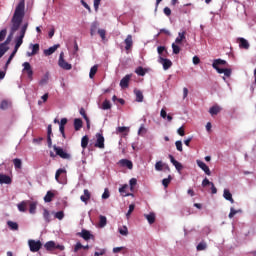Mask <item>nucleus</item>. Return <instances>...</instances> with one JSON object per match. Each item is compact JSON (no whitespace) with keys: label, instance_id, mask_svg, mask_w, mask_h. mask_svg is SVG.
Segmentation results:
<instances>
[{"label":"nucleus","instance_id":"5fc2aeb1","mask_svg":"<svg viewBox=\"0 0 256 256\" xmlns=\"http://www.w3.org/2000/svg\"><path fill=\"white\" fill-rule=\"evenodd\" d=\"M175 145H176L177 151H180V152L183 151V142L178 140V141L175 142Z\"/></svg>","mask_w":256,"mask_h":256},{"label":"nucleus","instance_id":"423d86ee","mask_svg":"<svg viewBox=\"0 0 256 256\" xmlns=\"http://www.w3.org/2000/svg\"><path fill=\"white\" fill-rule=\"evenodd\" d=\"M28 245L32 253H37V251H40L41 247H43V243H41L39 240H29Z\"/></svg>","mask_w":256,"mask_h":256},{"label":"nucleus","instance_id":"72a5a7b5","mask_svg":"<svg viewBox=\"0 0 256 256\" xmlns=\"http://www.w3.org/2000/svg\"><path fill=\"white\" fill-rule=\"evenodd\" d=\"M144 217L145 219H147L150 225H153V223H155V213L145 214Z\"/></svg>","mask_w":256,"mask_h":256},{"label":"nucleus","instance_id":"c756f323","mask_svg":"<svg viewBox=\"0 0 256 256\" xmlns=\"http://www.w3.org/2000/svg\"><path fill=\"white\" fill-rule=\"evenodd\" d=\"M163 167H166V169H168V171H169V166H168V165H165V164L163 163V161H158V162H156V164H155V170H156V171H163Z\"/></svg>","mask_w":256,"mask_h":256},{"label":"nucleus","instance_id":"680f3d73","mask_svg":"<svg viewBox=\"0 0 256 256\" xmlns=\"http://www.w3.org/2000/svg\"><path fill=\"white\" fill-rule=\"evenodd\" d=\"M125 131H129V128H127L125 126H120L117 128L118 133H125Z\"/></svg>","mask_w":256,"mask_h":256},{"label":"nucleus","instance_id":"b1692460","mask_svg":"<svg viewBox=\"0 0 256 256\" xmlns=\"http://www.w3.org/2000/svg\"><path fill=\"white\" fill-rule=\"evenodd\" d=\"M83 127V120L81 118L74 119V129L75 131H80V129Z\"/></svg>","mask_w":256,"mask_h":256},{"label":"nucleus","instance_id":"dca6fc26","mask_svg":"<svg viewBox=\"0 0 256 256\" xmlns=\"http://www.w3.org/2000/svg\"><path fill=\"white\" fill-rule=\"evenodd\" d=\"M125 43V49L126 51H129L131 47H133V36L131 34L127 35L126 39L124 40Z\"/></svg>","mask_w":256,"mask_h":256},{"label":"nucleus","instance_id":"a18cd8bd","mask_svg":"<svg viewBox=\"0 0 256 256\" xmlns=\"http://www.w3.org/2000/svg\"><path fill=\"white\" fill-rule=\"evenodd\" d=\"M102 109L104 111L111 109V102L109 100H104V102L102 103Z\"/></svg>","mask_w":256,"mask_h":256},{"label":"nucleus","instance_id":"6ab92c4d","mask_svg":"<svg viewBox=\"0 0 256 256\" xmlns=\"http://www.w3.org/2000/svg\"><path fill=\"white\" fill-rule=\"evenodd\" d=\"M223 197L224 199H226V201H230V203L232 204L235 203V200L233 199V194H231L229 189H224Z\"/></svg>","mask_w":256,"mask_h":256},{"label":"nucleus","instance_id":"c03bdc74","mask_svg":"<svg viewBox=\"0 0 256 256\" xmlns=\"http://www.w3.org/2000/svg\"><path fill=\"white\" fill-rule=\"evenodd\" d=\"M237 213H241V210H235V208H230V213L228 215L229 219H233Z\"/></svg>","mask_w":256,"mask_h":256},{"label":"nucleus","instance_id":"20e7f679","mask_svg":"<svg viewBox=\"0 0 256 256\" xmlns=\"http://www.w3.org/2000/svg\"><path fill=\"white\" fill-rule=\"evenodd\" d=\"M46 251H55L58 249L59 251H65V246L61 244H56L55 241H48L44 244Z\"/></svg>","mask_w":256,"mask_h":256},{"label":"nucleus","instance_id":"ddd939ff","mask_svg":"<svg viewBox=\"0 0 256 256\" xmlns=\"http://www.w3.org/2000/svg\"><path fill=\"white\" fill-rule=\"evenodd\" d=\"M198 167H200V169H202V171H204V173H206L208 176L211 175V170L209 169V166H207V164H205V162L201 161V160H197L196 161Z\"/></svg>","mask_w":256,"mask_h":256},{"label":"nucleus","instance_id":"39448f33","mask_svg":"<svg viewBox=\"0 0 256 256\" xmlns=\"http://www.w3.org/2000/svg\"><path fill=\"white\" fill-rule=\"evenodd\" d=\"M53 149L56 155H58V157H61V159H71V154L67 153V151H65L63 148L54 145Z\"/></svg>","mask_w":256,"mask_h":256},{"label":"nucleus","instance_id":"4c0bfd02","mask_svg":"<svg viewBox=\"0 0 256 256\" xmlns=\"http://www.w3.org/2000/svg\"><path fill=\"white\" fill-rule=\"evenodd\" d=\"M172 51L174 55H179V53H181V47H179V44L172 43Z\"/></svg>","mask_w":256,"mask_h":256},{"label":"nucleus","instance_id":"37998d69","mask_svg":"<svg viewBox=\"0 0 256 256\" xmlns=\"http://www.w3.org/2000/svg\"><path fill=\"white\" fill-rule=\"evenodd\" d=\"M36 211H37V203L35 202L30 203L29 213H31V215H35Z\"/></svg>","mask_w":256,"mask_h":256},{"label":"nucleus","instance_id":"473e14b6","mask_svg":"<svg viewBox=\"0 0 256 256\" xmlns=\"http://www.w3.org/2000/svg\"><path fill=\"white\" fill-rule=\"evenodd\" d=\"M7 225L11 231H19V224H17V222L8 221Z\"/></svg>","mask_w":256,"mask_h":256},{"label":"nucleus","instance_id":"412c9836","mask_svg":"<svg viewBox=\"0 0 256 256\" xmlns=\"http://www.w3.org/2000/svg\"><path fill=\"white\" fill-rule=\"evenodd\" d=\"M32 52H27L28 57H33L39 53V44H31Z\"/></svg>","mask_w":256,"mask_h":256},{"label":"nucleus","instance_id":"0eeeda50","mask_svg":"<svg viewBox=\"0 0 256 256\" xmlns=\"http://www.w3.org/2000/svg\"><path fill=\"white\" fill-rule=\"evenodd\" d=\"M63 57H64V53L61 52L59 61H58L59 67H61L62 69H65V71H71V69H72L71 64H69V62L65 61V59Z\"/></svg>","mask_w":256,"mask_h":256},{"label":"nucleus","instance_id":"3c124183","mask_svg":"<svg viewBox=\"0 0 256 256\" xmlns=\"http://www.w3.org/2000/svg\"><path fill=\"white\" fill-rule=\"evenodd\" d=\"M169 183H171V175H169L168 178H164V179L162 180V185H163L164 187H169Z\"/></svg>","mask_w":256,"mask_h":256},{"label":"nucleus","instance_id":"7c9ffc66","mask_svg":"<svg viewBox=\"0 0 256 256\" xmlns=\"http://www.w3.org/2000/svg\"><path fill=\"white\" fill-rule=\"evenodd\" d=\"M134 93L136 95V101L137 103H143V92H141V90H134Z\"/></svg>","mask_w":256,"mask_h":256},{"label":"nucleus","instance_id":"8fccbe9b","mask_svg":"<svg viewBox=\"0 0 256 256\" xmlns=\"http://www.w3.org/2000/svg\"><path fill=\"white\" fill-rule=\"evenodd\" d=\"M11 35L12 34H10L8 37H7V39L4 41V43H1L0 45H3V48L4 49H9L7 46L9 45V43H11Z\"/></svg>","mask_w":256,"mask_h":256},{"label":"nucleus","instance_id":"de8ad7c7","mask_svg":"<svg viewBox=\"0 0 256 256\" xmlns=\"http://www.w3.org/2000/svg\"><path fill=\"white\" fill-rule=\"evenodd\" d=\"M62 173H67V170L60 168L56 171V174H55L56 181H59V177H61Z\"/></svg>","mask_w":256,"mask_h":256},{"label":"nucleus","instance_id":"a878e982","mask_svg":"<svg viewBox=\"0 0 256 256\" xmlns=\"http://www.w3.org/2000/svg\"><path fill=\"white\" fill-rule=\"evenodd\" d=\"M80 199H81V201H82L83 203H87V201H89V199H91V193L89 192L88 189H85V190H84V195H82V196L80 197Z\"/></svg>","mask_w":256,"mask_h":256},{"label":"nucleus","instance_id":"f3484780","mask_svg":"<svg viewBox=\"0 0 256 256\" xmlns=\"http://www.w3.org/2000/svg\"><path fill=\"white\" fill-rule=\"evenodd\" d=\"M80 237H82V239H84V241H89V239H91V237H93V235L91 234V232H89L86 229H83L81 231V233L78 234Z\"/></svg>","mask_w":256,"mask_h":256},{"label":"nucleus","instance_id":"a211bd4d","mask_svg":"<svg viewBox=\"0 0 256 256\" xmlns=\"http://www.w3.org/2000/svg\"><path fill=\"white\" fill-rule=\"evenodd\" d=\"M59 44H56L46 50H44V55H46V57H49V55H53V53H55L57 51V49H59Z\"/></svg>","mask_w":256,"mask_h":256},{"label":"nucleus","instance_id":"5701e85b","mask_svg":"<svg viewBox=\"0 0 256 256\" xmlns=\"http://www.w3.org/2000/svg\"><path fill=\"white\" fill-rule=\"evenodd\" d=\"M127 189H129V185L127 184L119 188V193L122 195V197H129L130 195H133V194L127 193Z\"/></svg>","mask_w":256,"mask_h":256},{"label":"nucleus","instance_id":"f8f14e48","mask_svg":"<svg viewBox=\"0 0 256 256\" xmlns=\"http://www.w3.org/2000/svg\"><path fill=\"white\" fill-rule=\"evenodd\" d=\"M187 35L186 31H182L178 33V37L175 39V44L176 45H181V43H185L187 41Z\"/></svg>","mask_w":256,"mask_h":256},{"label":"nucleus","instance_id":"79ce46f5","mask_svg":"<svg viewBox=\"0 0 256 256\" xmlns=\"http://www.w3.org/2000/svg\"><path fill=\"white\" fill-rule=\"evenodd\" d=\"M97 70H98V66L94 65L91 69H90V73H89V77L90 79H93L95 77V75H97Z\"/></svg>","mask_w":256,"mask_h":256},{"label":"nucleus","instance_id":"aec40b11","mask_svg":"<svg viewBox=\"0 0 256 256\" xmlns=\"http://www.w3.org/2000/svg\"><path fill=\"white\" fill-rule=\"evenodd\" d=\"M121 167H127V169H133V162L127 159H121L119 161Z\"/></svg>","mask_w":256,"mask_h":256},{"label":"nucleus","instance_id":"6e6d98bb","mask_svg":"<svg viewBox=\"0 0 256 256\" xmlns=\"http://www.w3.org/2000/svg\"><path fill=\"white\" fill-rule=\"evenodd\" d=\"M7 107H9V102H7V100H3L0 104V109H7Z\"/></svg>","mask_w":256,"mask_h":256},{"label":"nucleus","instance_id":"e433bc0d","mask_svg":"<svg viewBox=\"0 0 256 256\" xmlns=\"http://www.w3.org/2000/svg\"><path fill=\"white\" fill-rule=\"evenodd\" d=\"M120 235H124V237H127L129 235V229L127 226H122L118 229Z\"/></svg>","mask_w":256,"mask_h":256},{"label":"nucleus","instance_id":"c9c22d12","mask_svg":"<svg viewBox=\"0 0 256 256\" xmlns=\"http://www.w3.org/2000/svg\"><path fill=\"white\" fill-rule=\"evenodd\" d=\"M18 207V210L21 212V213H25V211H27V202L26 201H22L21 203H19L17 205Z\"/></svg>","mask_w":256,"mask_h":256},{"label":"nucleus","instance_id":"f03ea898","mask_svg":"<svg viewBox=\"0 0 256 256\" xmlns=\"http://www.w3.org/2000/svg\"><path fill=\"white\" fill-rule=\"evenodd\" d=\"M223 65H227V61L218 58L213 61L212 67L217 71V73H224L225 77H231L232 70L230 68H220Z\"/></svg>","mask_w":256,"mask_h":256},{"label":"nucleus","instance_id":"0e129e2a","mask_svg":"<svg viewBox=\"0 0 256 256\" xmlns=\"http://www.w3.org/2000/svg\"><path fill=\"white\" fill-rule=\"evenodd\" d=\"M177 133H178V135H180V137H185V128L180 127V128L177 130Z\"/></svg>","mask_w":256,"mask_h":256},{"label":"nucleus","instance_id":"052dcab7","mask_svg":"<svg viewBox=\"0 0 256 256\" xmlns=\"http://www.w3.org/2000/svg\"><path fill=\"white\" fill-rule=\"evenodd\" d=\"M59 131H60L63 139H67V136L65 135V126H60L59 125Z\"/></svg>","mask_w":256,"mask_h":256},{"label":"nucleus","instance_id":"4be33fe9","mask_svg":"<svg viewBox=\"0 0 256 256\" xmlns=\"http://www.w3.org/2000/svg\"><path fill=\"white\" fill-rule=\"evenodd\" d=\"M238 43L241 49H249V42L245 38H238Z\"/></svg>","mask_w":256,"mask_h":256},{"label":"nucleus","instance_id":"9d476101","mask_svg":"<svg viewBox=\"0 0 256 256\" xmlns=\"http://www.w3.org/2000/svg\"><path fill=\"white\" fill-rule=\"evenodd\" d=\"M23 73H27L28 79H33V68L29 62H24L23 64Z\"/></svg>","mask_w":256,"mask_h":256},{"label":"nucleus","instance_id":"cd10ccee","mask_svg":"<svg viewBox=\"0 0 256 256\" xmlns=\"http://www.w3.org/2000/svg\"><path fill=\"white\" fill-rule=\"evenodd\" d=\"M54 197H55V193H53L52 191H48L44 196L45 203H51Z\"/></svg>","mask_w":256,"mask_h":256},{"label":"nucleus","instance_id":"1a4fd4ad","mask_svg":"<svg viewBox=\"0 0 256 256\" xmlns=\"http://www.w3.org/2000/svg\"><path fill=\"white\" fill-rule=\"evenodd\" d=\"M94 147L105 149V137H103L101 133L96 134V143L94 144Z\"/></svg>","mask_w":256,"mask_h":256},{"label":"nucleus","instance_id":"bf43d9fd","mask_svg":"<svg viewBox=\"0 0 256 256\" xmlns=\"http://www.w3.org/2000/svg\"><path fill=\"white\" fill-rule=\"evenodd\" d=\"M7 36V30L3 29L0 31V41H3Z\"/></svg>","mask_w":256,"mask_h":256},{"label":"nucleus","instance_id":"393cba45","mask_svg":"<svg viewBox=\"0 0 256 256\" xmlns=\"http://www.w3.org/2000/svg\"><path fill=\"white\" fill-rule=\"evenodd\" d=\"M209 113L210 115H219V113H221V108L219 107V105H214L209 109Z\"/></svg>","mask_w":256,"mask_h":256},{"label":"nucleus","instance_id":"09e8293b","mask_svg":"<svg viewBox=\"0 0 256 256\" xmlns=\"http://www.w3.org/2000/svg\"><path fill=\"white\" fill-rule=\"evenodd\" d=\"M157 51L160 57H163V53H167V48L165 46H158Z\"/></svg>","mask_w":256,"mask_h":256},{"label":"nucleus","instance_id":"f704fd0d","mask_svg":"<svg viewBox=\"0 0 256 256\" xmlns=\"http://www.w3.org/2000/svg\"><path fill=\"white\" fill-rule=\"evenodd\" d=\"M87 145H89V136H83L81 139V147L82 149H87Z\"/></svg>","mask_w":256,"mask_h":256},{"label":"nucleus","instance_id":"864d4df0","mask_svg":"<svg viewBox=\"0 0 256 256\" xmlns=\"http://www.w3.org/2000/svg\"><path fill=\"white\" fill-rule=\"evenodd\" d=\"M98 35L101 37L102 41H105V35H107V31H105V29H98Z\"/></svg>","mask_w":256,"mask_h":256},{"label":"nucleus","instance_id":"2eb2a0df","mask_svg":"<svg viewBox=\"0 0 256 256\" xmlns=\"http://www.w3.org/2000/svg\"><path fill=\"white\" fill-rule=\"evenodd\" d=\"M169 158H170L171 163L174 165V167L177 171H181L183 169V164H181V162L175 160V157H173V155H169Z\"/></svg>","mask_w":256,"mask_h":256},{"label":"nucleus","instance_id":"2f4dec72","mask_svg":"<svg viewBox=\"0 0 256 256\" xmlns=\"http://www.w3.org/2000/svg\"><path fill=\"white\" fill-rule=\"evenodd\" d=\"M97 29H99V23L98 22H93L90 27V35L93 37L95 33H97Z\"/></svg>","mask_w":256,"mask_h":256},{"label":"nucleus","instance_id":"9b49d317","mask_svg":"<svg viewBox=\"0 0 256 256\" xmlns=\"http://www.w3.org/2000/svg\"><path fill=\"white\" fill-rule=\"evenodd\" d=\"M131 77H133V74H127L125 77L121 79L120 87L122 89H127V87H129V82L131 81Z\"/></svg>","mask_w":256,"mask_h":256},{"label":"nucleus","instance_id":"69168bd1","mask_svg":"<svg viewBox=\"0 0 256 256\" xmlns=\"http://www.w3.org/2000/svg\"><path fill=\"white\" fill-rule=\"evenodd\" d=\"M110 194H109V190L105 189L104 193L102 194V199H109Z\"/></svg>","mask_w":256,"mask_h":256},{"label":"nucleus","instance_id":"f257e3e1","mask_svg":"<svg viewBox=\"0 0 256 256\" xmlns=\"http://www.w3.org/2000/svg\"><path fill=\"white\" fill-rule=\"evenodd\" d=\"M23 17H25V0L20 1L16 6L14 15L12 17L11 35H13L15 31L19 30L21 23H23Z\"/></svg>","mask_w":256,"mask_h":256},{"label":"nucleus","instance_id":"603ef678","mask_svg":"<svg viewBox=\"0 0 256 256\" xmlns=\"http://www.w3.org/2000/svg\"><path fill=\"white\" fill-rule=\"evenodd\" d=\"M64 217H65V213L63 211H58L55 213V218L59 219V221L63 220Z\"/></svg>","mask_w":256,"mask_h":256},{"label":"nucleus","instance_id":"a19ab883","mask_svg":"<svg viewBox=\"0 0 256 256\" xmlns=\"http://www.w3.org/2000/svg\"><path fill=\"white\" fill-rule=\"evenodd\" d=\"M43 217H44L46 223H51V214L49 213V210L44 209Z\"/></svg>","mask_w":256,"mask_h":256},{"label":"nucleus","instance_id":"338daca9","mask_svg":"<svg viewBox=\"0 0 256 256\" xmlns=\"http://www.w3.org/2000/svg\"><path fill=\"white\" fill-rule=\"evenodd\" d=\"M135 185H137V179L135 178L130 179V189H133Z\"/></svg>","mask_w":256,"mask_h":256},{"label":"nucleus","instance_id":"7ed1b4c3","mask_svg":"<svg viewBox=\"0 0 256 256\" xmlns=\"http://www.w3.org/2000/svg\"><path fill=\"white\" fill-rule=\"evenodd\" d=\"M25 33H27V24H25L21 30H20V35L18 37H16L15 39V47L14 49L19 50V47H21V45H23V39H25Z\"/></svg>","mask_w":256,"mask_h":256},{"label":"nucleus","instance_id":"4468645a","mask_svg":"<svg viewBox=\"0 0 256 256\" xmlns=\"http://www.w3.org/2000/svg\"><path fill=\"white\" fill-rule=\"evenodd\" d=\"M13 182V180L9 177V176H7V175H5V174H0V184L1 185H11V183Z\"/></svg>","mask_w":256,"mask_h":256},{"label":"nucleus","instance_id":"6e6552de","mask_svg":"<svg viewBox=\"0 0 256 256\" xmlns=\"http://www.w3.org/2000/svg\"><path fill=\"white\" fill-rule=\"evenodd\" d=\"M158 63L163 66L164 71H167L173 67V62L170 59L163 58V56H159Z\"/></svg>","mask_w":256,"mask_h":256},{"label":"nucleus","instance_id":"774afa93","mask_svg":"<svg viewBox=\"0 0 256 256\" xmlns=\"http://www.w3.org/2000/svg\"><path fill=\"white\" fill-rule=\"evenodd\" d=\"M164 15H166L167 17H170V15H171V8L165 7L164 8Z\"/></svg>","mask_w":256,"mask_h":256},{"label":"nucleus","instance_id":"58836bf2","mask_svg":"<svg viewBox=\"0 0 256 256\" xmlns=\"http://www.w3.org/2000/svg\"><path fill=\"white\" fill-rule=\"evenodd\" d=\"M205 249H207V242L205 241H201L196 247L197 251H205Z\"/></svg>","mask_w":256,"mask_h":256},{"label":"nucleus","instance_id":"c85d7f7f","mask_svg":"<svg viewBox=\"0 0 256 256\" xmlns=\"http://www.w3.org/2000/svg\"><path fill=\"white\" fill-rule=\"evenodd\" d=\"M80 249L87 250L89 249V245L84 246L81 242H77L74 246V253H79Z\"/></svg>","mask_w":256,"mask_h":256},{"label":"nucleus","instance_id":"49530a36","mask_svg":"<svg viewBox=\"0 0 256 256\" xmlns=\"http://www.w3.org/2000/svg\"><path fill=\"white\" fill-rule=\"evenodd\" d=\"M15 169H21L23 163L21 162V159L16 158L13 160Z\"/></svg>","mask_w":256,"mask_h":256},{"label":"nucleus","instance_id":"ea45409f","mask_svg":"<svg viewBox=\"0 0 256 256\" xmlns=\"http://www.w3.org/2000/svg\"><path fill=\"white\" fill-rule=\"evenodd\" d=\"M107 225V217L100 215L99 217V227L103 228Z\"/></svg>","mask_w":256,"mask_h":256},{"label":"nucleus","instance_id":"e2e57ef3","mask_svg":"<svg viewBox=\"0 0 256 256\" xmlns=\"http://www.w3.org/2000/svg\"><path fill=\"white\" fill-rule=\"evenodd\" d=\"M213 182L209 181V179L205 178L203 181H202V187H207V185H212Z\"/></svg>","mask_w":256,"mask_h":256},{"label":"nucleus","instance_id":"bb28decb","mask_svg":"<svg viewBox=\"0 0 256 256\" xmlns=\"http://www.w3.org/2000/svg\"><path fill=\"white\" fill-rule=\"evenodd\" d=\"M135 73L139 75V77H145L147 69L143 68V66H139L135 69Z\"/></svg>","mask_w":256,"mask_h":256},{"label":"nucleus","instance_id":"13d9d810","mask_svg":"<svg viewBox=\"0 0 256 256\" xmlns=\"http://www.w3.org/2000/svg\"><path fill=\"white\" fill-rule=\"evenodd\" d=\"M6 51H9V48H4L3 45H0V59L3 57V55H5Z\"/></svg>","mask_w":256,"mask_h":256},{"label":"nucleus","instance_id":"4d7b16f0","mask_svg":"<svg viewBox=\"0 0 256 256\" xmlns=\"http://www.w3.org/2000/svg\"><path fill=\"white\" fill-rule=\"evenodd\" d=\"M133 211H135V204H130L129 210H128L126 216L129 217V215H131L133 213Z\"/></svg>","mask_w":256,"mask_h":256}]
</instances>
